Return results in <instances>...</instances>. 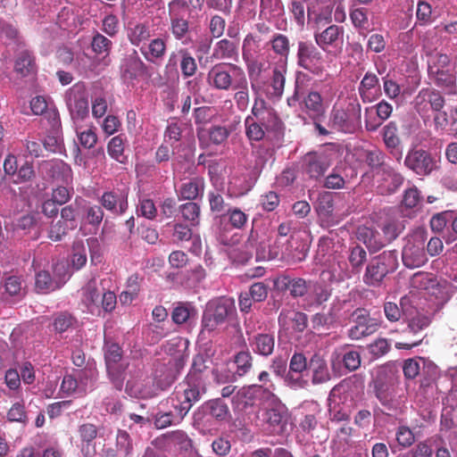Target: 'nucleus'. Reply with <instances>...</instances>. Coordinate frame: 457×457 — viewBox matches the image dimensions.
Segmentation results:
<instances>
[{
  "label": "nucleus",
  "mask_w": 457,
  "mask_h": 457,
  "mask_svg": "<svg viewBox=\"0 0 457 457\" xmlns=\"http://www.w3.org/2000/svg\"><path fill=\"white\" fill-rule=\"evenodd\" d=\"M328 127L340 133L354 134L361 128V105L357 99L336 104L329 113Z\"/></svg>",
  "instance_id": "f257e3e1"
},
{
  "label": "nucleus",
  "mask_w": 457,
  "mask_h": 457,
  "mask_svg": "<svg viewBox=\"0 0 457 457\" xmlns=\"http://www.w3.org/2000/svg\"><path fill=\"white\" fill-rule=\"evenodd\" d=\"M429 79L438 87L449 94L456 93L457 76L455 66L446 54L436 53L428 60Z\"/></svg>",
  "instance_id": "f03ea898"
},
{
  "label": "nucleus",
  "mask_w": 457,
  "mask_h": 457,
  "mask_svg": "<svg viewBox=\"0 0 457 457\" xmlns=\"http://www.w3.org/2000/svg\"><path fill=\"white\" fill-rule=\"evenodd\" d=\"M235 300L232 297L221 296L212 299L203 312L201 327L203 332H213L236 314Z\"/></svg>",
  "instance_id": "7ed1b4c3"
},
{
  "label": "nucleus",
  "mask_w": 457,
  "mask_h": 457,
  "mask_svg": "<svg viewBox=\"0 0 457 457\" xmlns=\"http://www.w3.org/2000/svg\"><path fill=\"white\" fill-rule=\"evenodd\" d=\"M398 266L396 251H384L372 258L368 263L363 282L370 287H378L388 273L394 272Z\"/></svg>",
  "instance_id": "20e7f679"
},
{
  "label": "nucleus",
  "mask_w": 457,
  "mask_h": 457,
  "mask_svg": "<svg viewBox=\"0 0 457 457\" xmlns=\"http://www.w3.org/2000/svg\"><path fill=\"white\" fill-rule=\"evenodd\" d=\"M180 386L182 391L175 392L177 403H172L174 410H179L178 420H183L207 390L205 380L197 379L193 375L187 376Z\"/></svg>",
  "instance_id": "39448f33"
},
{
  "label": "nucleus",
  "mask_w": 457,
  "mask_h": 457,
  "mask_svg": "<svg viewBox=\"0 0 457 457\" xmlns=\"http://www.w3.org/2000/svg\"><path fill=\"white\" fill-rule=\"evenodd\" d=\"M296 65L315 77L326 72L324 56L320 47L311 40L301 39L296 43Z\"/></svg>",
  "instance_id": "423d86ee"
},
{
  "label": "nucleus",
  "mask_w": 457,
  "mask_h": 457,
  "mask_svg": "<svg viewBox=\"0 0 457 457\" xmlns=\"http://www.w3.org/2000/svg\"><path fill=\"white\" fill-rule=\"evenodd\" d=\"M348 386L343 383L336 385L330 391L328 401L329 420L332 422L349 421L353 398L348 393Z\"/></svg>",
  "instance_id": "0eeeda50"
},
{
  "label": "nucleus",
  "mask_w": 457,
  "mask_h": 457,
  "mask_svg": "<svg viewBox=\"0 0 457 457\" xmlns=\"http://www.w3.org/2000/svg\"><path fill=\"white\" fill-rule=\"evenodd\" d=\"M104 350L108 377L114 387L120 391L128 368V363L122 361V349L116 343H105Z\"/></svg>",
  "instance_id": "6e6552de"
},
{
  "label": "nucleus",
  "mask_w": 457,
  "mask_h": 457,
  "mask_svg": "<svg viewBox=\"0 0 457 457\" xmlns=\"http://www.w3.org/2000/svg\"><path fill=\"white\" fill-rule=\"evenodd\" d=\"M405 318L407 328L404 332L411 334L412 339L410 342L395 343V348L411 350L422 343L425 337L422 333L430 326L432 320L428 314L417 311L413 306L411 307V314L406 315Z\"/></svg>",
  "instance_id": "1a4fd4ad"
},
{
  "label": "nucleus",
  "mask_w": 457,
  "mask_h": 457,
  "mask_svg": "<svg viewBox=\"0 0 457 457\" xmlns=\"http://www.w3.org/2000/svg\"><path fill=\"white\" fill-rule=\"evenodd\" d=\"M68 107L73 124L83 121L89 114L88 93L84 84L73 85L65 95Z\"/></svg>",
  "instance_id": "9d476101"
},
{
  "label": "nucleus",
  "mask_w": 457,
  "mask_h": 457,
  "mask_svg": "<svg viewBox=\"0 0 457 457\" xmlns=\"http://www.w3.org/2000/svg\"><path fill=\"white\" fill-rule=\"evenodd\" d=\"M402 260L407 268L414 269L428 262L425 251V239L421 234H416L407 239L402 252Z\"/></svg>",
  "instance_id": "9b49d317"
},
{
  "label": "nucleus",
  "mask_w": 457,
  "mask_h": 457,
  "mask_svg": "<svg viewBox=\"0 0 457 457\" xmlns=\"http://www.w3.org/2000/svg\"><path fill=\"white\" fill-rule=\"evenodd\" d=\"M404 165L419 176H428L438 168L437 161L423 149H411L404 159Z\"/></svg>",
  "instance_id": "f8f14e48"
},
{
  "label": "nucleus",
  "mask_w": 457,
  "mask_h": 457,
  "mask_svg": "<svg viewBox=\"0 0 457 457\" xmlns=\"http://www.w3.org/2000/svg\"><path fill=\"white\" fill-rule=\"evenodd\" d=\"M411 285L421 290L433 289V294H436L434 289H437L441 294L442 303L448 302L453 294V287L451 283L446 280H442L441 283L438 282L432 273H415L411 278Z\"/></svg>",
  "instance_id": "ddd939ff"
},
{
  "label": "nucleus",
  "mask_w": 457,
  "mask_h": 457,
  "mask_svg": "<svg viewBox=\"0 0 457 457\" xmlns=\"http://www.w3.org/2000/svg\"><path fill=\"white\" fill-rule=\"evenodd\" d=\"M344 34V27L332 24L323 30L314 31L313 38L315 44L320 47V49L330 54L331 48H338L339 52L342 51Z\"/></svg>",
  "instance_id": "4468645a"
},
{
  "label": "nucleus",
  "mask_w": 457,
  "mask_h": 457,
  "mask_svg": "<svg viewBox=\"0 0 457 457\" xmlns=\"http://www.w3.org/2000/svg\"><path fill=\"white\" fill-rule=\"evenodd\" d=\"M196 134L200 146L207 149L224 145L231 134V129L222 125H212L210 128L198 127Z\"/></svg>",
  "instance_id": "2eb2a0df"
},
{
  "label": "nucleus",
  "mask_w": 457,
  "mask_h": 457,
  "mask_svg": "<svg viewBox=\"0 0 457 457\" xmlns=\"http://www.w3.org/2000/svg\"><path fill=\"white\" fill-rule=\"evenodd\" d=\"M354 325L348 330V337L353 340H359L375 333L378 328V324L374 319L370 317L365 309H356L353 314Z\"/></svg>",
  "instance_id": "dca6fc26"
},
{
  "label": "nucleus",
  "mask_w": 457,
  "mask_h": 457,
  "mask_svg": "<svg viewBox=\"0 0 457 457\" xmlns=\"http://www.w3.org/2000/svg\"><path fill=\"white\" fill-rule=\"evenodd\" d=\"M234 63L215 64L207 73V82L210 87L220 90L228 91L235 85V75L230 68Z\"/></svg>",
  "instance_id": "f3484780"
},
{
  "label": "nucleus",
  "mask_w": 457,
  "mask_h": 457,
  "mask_svg": "<svg viewBox=\"0 0 457 457\" xmlns=\"http://www.w3.org/2000/svg\"><path fill=\"white\" fill-rule=\"evenodd\" d=\"M232 71L235 75V85L232 89L235 90L233 100L236 104L237 109L239 112H245L248 110L250 104V93L248 87V80L244 70L238 65H230Z\"/></svg>",
  "instance_id": "a211bd4d"
},
{
  "label": "nucleus",
  "mask_w": 457,
  "mask_h": 457,
  "mask_svg": "<svg viewBox=\"0 0 457 457\" xmlns=\"http://www.w3.org/2000/svg\"><path fill=\"white\" fill-rule=\"evenodd\" d=\"M377 192L381 195L395 194L404 181L403 176L392 166L377 171Z\"/></svg>",
  "instance_id": "6ab92c4d"
},
{
  "label": "nucleus",
  "mask_w": 457,
  "mask_h": 457,
  "mask_svg": "<svg viewBox=\"0 0 457 457\" xmlns=\"http://www.w3.org/2000/svg\"><path fill=\"white\" fill-rule=\"evenodd\" d=\"M120 73L125 80L150 77L147 65L141 60L135 50L122 60Z\"/></svg>",
  "instance_id": "aec40b11"
},
{
  "label": "nucleus",
  "mask_w": 457,
  "mask_h": 457,
  "mask_svg": "<svg viewBox=\"0 0 457 457\" xmlns=\"http://www.w3.org/2000/svg\"><path fill=\"white\" fill-rule=\"evenodd\" d=\"M99 428L90 422H84L78 426L77 438L79 441L78 446L83 457L95 455L96 445L94 440L98 436Z\"/></svg>",
  "instance_id": "412c9836"
},
{
  "label": "nucleus",
  "mask_w": 457,
  "mask_h": 457,
  "mask_svg": "<svg viewBox=\"0 0 457 457\" xmlns=\"http://www.w3.org/2000/svg\"><path fill=\"white\" fill-rule=\"evenodd\" d=\"M125 391L129 396L140 399L153 398L161 392L154 379L149 378L141 380H129Z\"/></svg>",
  "instance_id": "4be33fe9"
},
{
  "label": "nucleus",
  "mask_w": 457,
  "mask_h": 457,
  "mask_svg": "<svg viewBox=\"0 0 457 457\" xmlns=\"http://www.w3.org/2000/svg\"><path fill=\"white\" fill-rule=\"evenodd\" d=\"M179 369L178 361L158 363L154 370V381L160 391L168 389L177 379Z\"/></svg>",
  "instance_id": "5701e85b"
},
{
  "label": "nucleus",
  "mask_w": 457,
  "mask_h": 457,
  "mask_svg": "<svg viewBox=\"0 0 457 457\" xmlns=\"http://www.w3.org/2000/svg\"><path fill=\"white\" fill-rule=\"evenodd\" d=\"M275 287L279 291H289L293 298L304 296L309 290L308 282L303 278H292L288 275H281L274 281Z\"/></svg>",
  "instance_id": "b1692460"
},
{
  "label": "nucleus",
  "mask_w": 457,
  "mask_h": 457,
  "mask_svg": "<svg viewBox=\"0 0 457 457\" xmlns=\"http://www.w3.org/2000/svg\"><path fill=\"white\" fill-rule=\"evenodd\" d=\"M288 417L287 407L281 403L267 409L264 414V420L269 425L270 431L274 434H282L285 432Z\"/></svg>",
  "instance_id": "393cba45"
},
{
  "label": "nucleus",
  "mask_w": 457,
  "mask_h": 457,
  "mask_svg": "<svg viewBox=\"0 0 457 457\" xmlns=\"http://www.w3.org/2000/svg\"><path fill=\"white\" fill-rule=\"evenodd\" d=\"M329 167L327 157L318 153H308L303 160V170L310 179H319Z\"/></svg>",
  "instance_id": "a878e982"
},
{
  "label": "nucleus",
  "mask_w": 457,
  "mask_h": 457,
  "mask_svg": "<svg viewBox=\"0 0 457 457\" xmlns=\"http://www.w3.org/2000/svg\"><path fill=\"white\" fill-rule=\"evenodd\" d=\"M102 209L111 212L114 215H121L126 212L129 204L128 195L122 192L106 191L99 199Z\"/></svg>",
  "instance_id": "bb28decb"
},
{
  "label": "nucleus",
  "mask_w": 457,
  "mask_h": 457,
  "mask_svg": "<svg viewBox=\"0 0 457 457\" xmlns=\"http://www.w3.org/2000/svg\"><path fill=\"white\" fill-rule=\"evenodd\" d=\"M261 37L253 33H248L243 40L242 58L250 76L257 64L255 56L261 50Z\"/></svg>",
  "instance_id": "cd10ccee"
},
{
  "label": "nucleus",
  "mask_w": 457,
  "mask_h": 457,
  "mask_svg": "<svg viewBox=\"0 0 457 457\" xmlns=\"http://www.w3.org/2000/svg\"><path fill=\"white\" fill-rule=\"evenodd\" d=\"M309 371L312 374V383L320 385L330 380L331 376L324 357L316 353L309 360Z\"/></svg>",
  "instance_id": "c85d7f7f"
},
{
  "label": "nucleus",
  "mask_w": 457,
  "mask_h": 457,
  "mask_svg": "<svg viewBox=\"0 0 457 457\" xmlns=\"http://www.w3.org/2000/svg\"><path fill=\"white\" fill-rule=\"evenodd\" d=\"M260 240V232L258 230V225L253 222V227L250 231L249 237L242 249L234 251L231 253V258L235 262L239 264H245L253 258L252 250L256 249L258 246L257 243Z\"/></svg>",
  "instance_id": "c756f323"
},
{
  "label": "nucleus",
  "mask_w": 457,
  "mask_h": 457,
  "mask_svg": "<svg viewBox=\"0 0 457 457\" xmlns=\"http://www.w3.org/2000/svg\"><path fill=\"white\" fill-rule=\"evenodd\" d=\"M359 95L364 103H371L380 95V85L375 73L367 72L358 87Z\"/></svg>",
  "instance_id": "7c9ffc66"
},
{
  "label": "nucleus",
  "mask_w": 457,
  "mask_h": 457,
  "mask_svg": "<svg viewBox=\"0 0 457 457\" xmlns=\"http://www.w3.org/2000/svg\"><path fill=\"white\" fill-rule=\"evenodd\" d=\"M260 232V240L258 241L256 247V260H274L279 257L281 254V247L278 245V241H275L273 245H269V249L266 250L265 241L270 237L269 228L262 224V228L258 227Z\"/></svg>",
  "instance_id": "2f4dec72"
},
{
  "label": "nucleus",
  "mask_w": 457,
  "mask_h": 457,
  "mask_svg": "<svg viewBox=\"0 0 457 457\" xmlns=\"http://www.w3.org/2000/svg\"><path fill=\"white\" fill-rule=\"evenodd\" d=\"M167 51L166 39L162 37H156L148 43L147 46L140 47V52L144 55L145 59L149 62L155 63L158 61L162 60Z\"/></svg>",
  "instance_id": "473e14b6"
},
{
  "label": "nucleus",
  "mask_w": 457,
  "mask_h": 457,
  "mask_svg": "<svg viewBox=\"0 0 457 457\" xmlns=\"http://www.w3.org/2000/svg\"><path fill=\"white\" fill-rule=\"evenodd\" d=\"M287 64L286 62H278L272 68V75L270 86L272 89L270 95L274 97H281L286 85Z\"/></svg>",
  "instance_id": "72a5a7b5"
},
{
  "label": "nucleus",
  "mask_w": 457,
  "mask_h": 457,
  "mask_svg": "<svg viewBox=\"0 0 457 457\" xmlns=\"http://www.w3.org/2000/svg\"><path fill=\"white\" fill-rule=\"evenodd\" d=\"M233 362L236 366L232 374V380L236 381L238 378H243L250 374L253 368V357L248 350L237 353L233 356Z\"/></svg>",
  "instance_id": "f704fd0d"
},
{
  "label": "nucleus",
  "mask_w": 457,
  "mask_h": 457,
  "mask_svg": "<svg viewBox=\"0 0 457 457\" xmlns=\"http://www.w3.org/2000/svg\"><path fill=\"white\" fill-rule=\"evenodd\" d=\"M399 307L395 303L393 302H386L384 303V313L386 318L391 322L398 321L402 315H410L411 314V299L407 296H403L400 300Z\"/></svg>",
  "instance_id": "c9c22d12"
},
{
  "label": "nucleus",
  "mask_w": 457,
  "mask_h": 457,
  "mask_svg": "<svg viewBox=\"0 0 457 457\" xmlns=\"http://www.w3.org/2000/svg\"><path fill=\"white\" fill-rule=\"evenodd\" d=\"M212 60H233L238 59L237 45L227 38L219 40L212 50Z\"/></svg>",
  "instance_id": "e433bc0d"
},
{
  "label": "nucleus",
  "mask_w": 457,
  "mask_h": 457,
  "mask_svg": "<svg viewBox=\"0 0 457 457\" xmlns=\"http://www.w3.org/2000/svg\"><path fill=\"white\" fill-rule=\"evenodd\" d=\"M36 59L31 51L22 49L16 56L14 71L21 77H26L36 71Z\"/></svg>",
  "instance_id": "4c0bfd02"
},
{
  "label": "nucleus",
  "mask_w": 457,
  "mask_h": 457,
  "mask_svg": "<svg viewBox=\"0 0 457 457\" xmlns=\"http://www.w3.org/2000/svg\"><path fill=\"white\" fill-rule=\"evenodd\" d=\"M262 392V385H250L240 388L233 396L232 403L237 409H245L253 405L254 395Z\"/></svg>",
  "instance_id": "58836bf2"
},
{
  "label": "nucleus",
  "mask_w": 457,
  "mask_h": 457,
  "mask_svg": "<svg viewBox=\"0 0 457 457\" xmlns=\"http://www.w3.org/2000/svg\"><path fill=\"white\" fill-rule=\"evenodd\" d=\"M423 103L429 104L434 112H440L445 106V100L438 90L435 88H423L416 97V104L420 105Z\"/></svg>",
  "instance_id": "ea45409f"
},
{
  "label": "nucleus",
  "mask_w": 457,
  "mask_h": 457,
  "mask_svg": "<svg viewBox=\"0 0 457 457\" xmlns=\"http://www.w3.org/2000/svg\"><path fill=\"white\" fill-rule=\"evenodd\" d=\"M104 211L101 206L96 204H81V225H89L97 229L104 219Z\"/></svg>",
  "instance_id": "a19ab883"
},
{
  "label": "nucleus",
  "mask_w": 457,
  "mask_h": 457,
  "mask_svg": "<svg viewBox=\"0 0 457 457\" xmlns=\"http://www.w3.org/2000/svg\"><path fill=\"white\" fill-rule=\"evenodd\" d=\"M383 142L390 154H395L398 152L401 145V138L399 136V129L395 121H390L385 125L381 131Z\"/></svg>",
  "instance_id": "79ce46f5"
},
{
  "label": "nucleus",
  "mask_w": 457,
  "mask_h": 457,
  "mask_svg": "<svg viewBox=\"0 0 457 457\" xmlns=\"http://www.w3.org/2000/svg\"><path fill=\"white\" fill-rule=\"evenodd\" d=\"M267 45L270 46V49L277 56L280 57L279 62H286L287 63L291 49L290 40L287 36L282 33H275Z\"/></svg>",
  "instance_id": "37998d69"
},
{
  "label": "nucleus",
  "mask_w": 457,
  "mask_h": 457,
  "mask_svg": "<svg viewBox=\"0 0 457 457\" xmlns=\"http://www.w3.org/2000/svg\"><path fill=\"white\" fill-rule=\"evenodd\" d=\"M253 350L262 356H270L275 348V337L271 333H260L253 337Z\"/></svg>",
  "instance_id": "c03bdc74"
},
{
  "label": "nucleus",
  "mask_w": 457,
  "mask_h": 457,
  "mask_svg": "<svg viewBox=\"0 0 457 457\" xmlns=\"http://www.w3.org/2000/svg\"><path fill=\"white\" fill-rule=\"evenodd\" d=\"M303 103L306 112L311 117L316 118L324 115L326 107L323 103V98L318 91H310L306 96L303 97Z\"/></svg>",
  "instance_id": "a18cd8bd"
},
{
  "label": "nucleus",
  "mask_w": 457,
  "mask_h": 457,
  "mask_svg": "<svg viewBox=\"0 0 457 457\" xmlns=\"http://www.w3.org/2000/svg\"><path fill=\"white\" fill-rule=\"evenodd\" d=\"M284 14V5L281 0H261L260 16L272 22Z\"/></svg>",
  "instance_id": "49530a36"
},
{
  "label": "nucleus",
  "mask_w": 457,
  "mask_h": 457,
  "mask_svg": "<svg viewBox=\"0 0 457 457\" xmlns=\"http://www.w3.org/2000/svg\"><path fill=\"white\" fill-rule=\"evenodd\" d=\"M63 281L52 278L47 270H39L35 276V287L38 293L46 294L62 287Z\"/></svg>",
  "instance_id": "de8ad7c7"
},
{
  "label": "nucleus",
  "mask_w": 457,
  "mask_h": 457,
  "mask_svg": "<svg viewBox=\"0 0 457 457\" xmlns=\"http://www.w3.org/2000/svg\"><path fill=\"white\" fill-rule=\"evenodd\" d=\"M97 287L96 279H91L82 288V302L87 305V309L94 312L95 308H99L100 296L102 295Z\"/></svg>",
  "instance_id": "09e8293b"
},
{
  "label": "nucleus",
  "mask_w": 457,
  "mask_h": 457,
  "mask_svg": "<svg viewBox=\"0 0 457 457\" xmlns=\"http://www.w3.org/2000/svg\"><path fill=\"white\" fill-rule=\"evenodd\" d=\"M287 318L293 322V328L296 332H303L308 326V316L302 312H290L282 310L278 315V324L286 326Z\"/></svg>",
  "instance_id": "8fccbe9b"
},
{
  "label": "nucleus",
  "mask_w": 457,
  "mask_h": 457,
  "mask_svg": "<svg viewBox=\"0 0 457 457\" xmlns=\"http://www.w3.org/2000/svg\"><path fill=\"white\" fill-rule=\"evenodd\" d=\"M202 408L204 411L208 412L212 418L219 421L226 420L229 416L228 406L220 398L205 402Z\"/></svg>",
  "instance_id": "3c124183"
},
{
  "label": "nucleus",
  "mask_w": 457,
  "mask_h": 457,
  "mask_svg": "<svg viewBox=\"0 0 457 457\" xmlns=\"http://www.w3.org/2000/svg\"><path fill=\"white\" fill-rule=\"evenodd\" d=\"M360 238L371 252H378L387 245L383 236L370 228H364L360 231Z\"/></svg>",
  "instance_id": "603ef678"
},
{
  "label": "nucleus",
  "mask_w": 457,
  "mask_h": 457,
  "mask_svg": "<svg viewBox=\"0 0 457 457\" xmlns=\"http://www.w3.org/2000/svg\"><path fill=\"white\" fill-rule=\"evenodd\" d=\"M129 42L136 46L145 44L151 37L150 27L146 23H137L129 27L127 32Z\"/></svg>",
  "instance_id": "864d4df0"
},
{
  "label": "nucleus",
  "mask_w": 457,
  "mask_h": 457,
  "mask_svg": "<svg viewBox=\"0 0 457 457\" xmlns=\"http://www.w3.org/2000/svg\"><path fill=\"white\" fill-rule=\"evenodd\" d=\"M85 203V200L78 196L75 198L73 204H70L62 207L60 211V215L62 220L67 221L75 229L78 227L77 219L81 214V204Z\"/></svg>",
  "instance_id": "5fc2aeb1"
},
{
  "label": "nucleus",
  "mask_w": 457,
  "mask_h": 457,
  "mask_svg": "<svg viewBox=\"0 0 457 457\" xmlns=\"http://www.w3.org/2000/svg\"><path fill=\"white\" fill-rule=\"evenodd\" d=\"M385 160L386 154L380 149L375 148L367 150L364 153V162L374 172L375 176L377 175V171H382L385 167L390 166L386 163Z\"/></svg>",
  "instance_id": "6e6d98bb"
},
{
  "label": "nucleus",
  "mask_w": 457,
  "mask_h": 457,
  "mask_svg": "<svg viewBox=\"0 0 457 457\" xmlns=\"http://www.w3.org/2000/svg\"><path fill=\"white\" fill-rule=\"evenodd\" d=\"M331 294L330 291L321 285H315L312 295L304 299L303 308L310 310L312 307H318L327 302Z\"/></svg>",
  "instance_id": "4d7b16f0"
},
{
  "label": "nucleus",
  "mask_w": 457,
  "mask_h": 457,
  "mask_svg": "<svg viewBox=\"0 0 457 457\" xmlns=\"http://www.w3.org/2000/svg\"><path fill=\"white\" fill-rule=\"evenodd\" d=\"M195 315L196 310L191 303L179 302L171 312V320L174 323L181 325Z\"/></svg>",
  "instance_id": "13d9d810"
},
{
  "label": "nucleus",
  "mask_w": 457,
  "mask_h": 457,
  "mask_svg": "<svg viewBox=\"0 0 457 457\" xmlns=\"http://www.w3.org/2000/svg\"><path fill=\"white\" fill-rule=\"evenodd\" d=\"M60 391L66 396L71 395L83 396L86 395V386L83 382L82 385H79L75 375L67 374L62 378Z\"/></svg>",
  "instance_id": "bf43d9fd"
},
{
  "label": "nucleus",
  "mask_w": 457,
  "mask_h": 457,
  "mask_svg": "<svg viewBox=\"0 0 457 457\" xmlns=\"http://www.w3.org/2000/svg\"><path fill=\"white\" fill-rule=\"evenodd\" d=\"M204 185L202 179L194 178L182 184L179 189L180 196L186 200H195L204 191Z\"/></svg>",
  "instance_id": "052dcab7"
},
{
  "label": "nucleus",
  "mask_w": 457,
  "mask_h": 457,
  "mask_svg": "<svg viewBox=\"0 0 457 457\" xmlns=\"http://www.w3.org/2000/svg\"><path fill=\"white\" fill-rule=\"evenodd\" d=\"M403 229L404 226L402 221L395 219H388L381 226L383 237L387 244L396 239Z\"/></svg>",
  "instance_id": "680f3d73"
},
{
  "label": "nucleus",
  "mask_w": 457,
  "mask_h": 457,
  "mask_svg": "<svg viewBox=\"0 0 457 457\" xmlns=\"http://www.w3.org/2000/svg\"><path fill=\"white\" fill-rule=\"evenodd\" d=\"M124 137L122 135L113 137L107 145L109 155L115 161L125 163L127 157L124 154Z\"/></svg>",
  "instance_id": "e2e57ef3"
},
{
  "label": "nucleus",
  "mask_w": 457,
  "mask_h": 457,
  "mask_svg": "<svg viewBox=\"0 0 457 457\" xmlns=\"http://www.w3.org/2000/svg\"><path fill=\"white\" fill-rule=\"evenodd\" d=\"M170 17V30L176 40L182 41L189 32V21L180 15Z\"/></svg>",
  "instance_id": "0e129e2a"
},
{
  "label": "nucleus",
  "mask_w": 457,
  "mask_h": 457,
  "mask_svg": "<svg viewBox=\"0 0 457 457\" xmlns=\"http://www.w3.org/2000/svg\"><path fill=\"white\" fill-rule=\"evenodd\" d=\"M253 120L267 132L278 131L281 129L282 122L274 109Z\"/></svg>",
  "instance_id": "69168bd1"
},
{
  "label": "nucleus",
  "mask_w": 457,
  "mask_h": 457,
  "mask_svg": "<svg viewBox=\"0 0 457 457\" xmlns=\"http://www.w3.org/2000/svg\"><path fill=\"white\" fill-rule=\"evenodd\" d=\"M74 127L80 145L87 149L93 148L97 142L96 128L94 126H90L87 129L81 130L79 123L74 125Z\"/></svg>",
  "instance_id": "338daca9"
},
{
  "label": "nucleus",
  "mask_w": 457,
  "mask_h": 457,
  "mask_svg": "<svg viewBox=\"0 0 457 457\" xmlns=\"http://www.w3.org/2000/svg\"><path fill=\"white\" fill-rule=\"evenodd\" d=\"M75 228L61 217L56 221H52L48 229V237L53 241H61L70 230Z\"/></svg>",
  "instance_id": "774afa93"
}]
</instances>
